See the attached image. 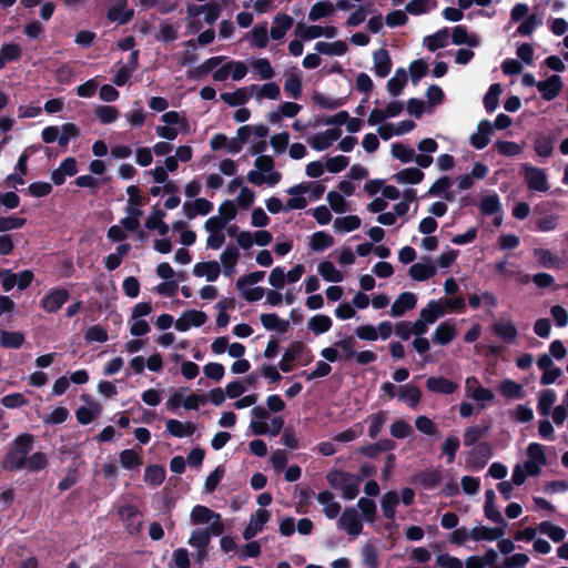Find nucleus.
<instances>
[{"label": "nucleus", "instance_id": "34", "mask_svg": "<svg viewBox=\"0 0 568 568\" xmlns=\"http://www.w3.org/2000/svg\"><path fill=\"white\" fill-rule=\"evenodd\" d=\"M239 257V250L234 245H227L226 248L222 252L220 258L224 268V274L226 276H230L233 273Z\"/></svg>", "mask_w": 568, "mask_h": 568}, {"label": "nucleus", "instance_id": "35", "mask_svg": "<svg viewBox=\"0 0 568 568\" xmlns=\"http://www.w3.org/2000/svg\"><path fill=\"white\" fill-rule=\"evenodd\" d=\"M498 389L508 399H521L525 396L523 385L513 379H504Z\"/></svg>", "mask_w": 568, "mask_h": 568}, {"label": "nucleus", "instance_id": "59", "mask_svg": "<svg viewBox=\"0 0 568 568\" xmlns=\"http://www.w3.org/2000/svg\"><path fill=\"white\" fill-rule=\"evenodd\" d=\"M295 33L301 39L308 41L322 37V27L315 24L305 26L303 23H298L296 26Z\"/></svg>", "mask_w": 568, "mask_h": 568}, {"label": "nucleus", "instance_id": "44", "mask_svg": "<svg viewBox=\"0 0 568 568\" xmlns=\"http://www.w3.org/2000/svg\"><path fill=\"white\" fill-rule=\"evenodd\" d=\"M223 61V57H212L196 67L193 71L187 72L189 78L201 79L212 72Z\"/></svg>", "mask_w": 568, "mask_h": 568}, {"label": "nucleus", "instance_id": "18", "mask_svg": "<svg viewBox=\"0 0 568 568\" xmlns=\"http://www.w3.org/2000/svg\"><path fill=\"white\" fill-rule=\"evenodd\" d=\"M426 387L433 393L450 395L457 390L458 385L446 377L432 376L426 381Z\"/></svg>", "mask_w": 568, "mask_h": 568}, {"label": "nucleus", "instance_id": "33", "mask_svg": "<svg viewBox=\"0 0 568 568\" xmlns=\"http://www.w3.org/2000/svg\"><path fill=\"white\" fill-rule=\"evenodd\" d=\"M445 314V310L438 301L432 300L427 306L420 311V318L427 324H434L438 317Z\"/></svg>", "mask_w": 568, "mask_h": 568}, {"label": "nucleus", "instance_id": "30", "mask_svg": "<svg viewBox=\"0 0 568 568\" xmlns=\"http://www.w3.org/2000/svg\"><path fill=\"white\" fill-rule=\"evenodd\" d=\"M398 397L408 404L409 407L416 408L422 398L420 389L412 384L402 385L398 388Z\"/></svg>", "mask_w": 568, "mask_h": 568}, {"label": "nucleus", "instance_id": "63", "mask_svg": "<svg viewBox=\"0 0 568 568\" xmlns=\"http://www.w3.org/2000/svg\"><path fill=\"white\" fill-rule=\"evenodd\" d=\"M210 540L209 532L202 528L193 530L187 542L196 549H203L209 547Z\"/></svg>", "mask_w": 568, "mask_h": 568}, {"label": "nucleus", "instance_id": "29", "mask_svg": "<svg viewBox=\"0 0 568 568\" xmlns=\"http://www.w3.org/2000/svg\"><path fill=\"white\" fill-rule=\"evenodd\" d=\"M409 276L418 282H424L436 274V267L430 263H415L409 267Z\"/></svg>", "mask_w": 568, "mask_h": 568}, {"label": "nucleus", "instance_id": "57", "mask_svg": "<svg viewBox=\"0 0 568 568\" xmlns=\"http://www.w3.org/2000/svg\"><path fill=\"white\" fill-rule=\"evenodd\" d=\"M361 226V219L357 215H347L337 217L334 221V227L342 232H352Z\"/></svg>", "mask_w": 568, "mask_h": 568}, {"label": "nucleus", "instance_id": "5", "mask_svg": "<svg viewBox=\"0 0 568 568\" xmlns=\"http://www.w3.org/2000/svg\"><path fill=\"white\" fill-rule=\"evenodd\" d=\"M311 351L301 341H294L290 344L287 349L284 352L282 359L278 363V368L284 373L293 371V362L301 358L304 354H310Z\"/></svg>", "mask_w": 568, "mask_h": 568}, {"label": "nucleus", "instance_id": "12", "mask_svg": "<svg viewBox=\"0 0 568 568\" xmlns=\"http://www.w3.org/2000/svg\"><path fill=\"white\" fill-rule=\"evenodd\" d=\"M537 89L544 100L551 101L560 93L562 89L561 78L557 74H552L548 79L539 81Z\"/></svg>", "mask_w": 568, "mask_h": 568}, {"label": "nucleus", "instance_id": "54", "mask_svg": "<svg viewBox=\"0 0 568 568\" xmlns=\"http://www.w3.org/2000/svg\"><path fill=\"white\" fill-rule=\"evenodd\" d=\"M94 115L102 124H110L118 120L120 112L113 105H99L94 109Z\"/></svg>", "mask_w": 568, "mask_h": 568}, {"label": "nucleus", "instance_id": "3", "mask_svg": "<svg viewBox=\"0 0 568 568\" xmlns=\"http://www.w3.org/2000/svg\"><path fill=\"white\" fill-rule=\"evenodd\" d=\"M493 456V447L488 442H481L478 443L474 448L468 453V456L466 458V464L473 469V470H480L483 469L488 460Z\"/></svg>", "mask_w": 568, "mask_h": 568}, {"label": "nucleus", "instance_id": "11", "mask_svg": "<svg viewBox=\"0 0 568 568\" xmlns=\"http://www.w3.org/2000/svg\"><path fill=\"white\" fill-rule=\"evenodd\" d=\"M443 480V473L439 469H426L417 473L413 479V484L422 486L426 490H433Z\"/></svg>", "mask_w": 568, "mask_h": 568}, {"label": "nucleus", "instance_id": "40", "mask_svg": "<svg viewBox=\"0 0 568 568\" xmlns=\"http://www.w3.org/2000/svg\"><path fill=\"white\" fill-rule=\"evenodd\" d=\"M334 244V237L324 232V231H317L313 233L310 242V247L314 252H323L326 248L331 247Z\"/></svg>", "mask_w": 568, "mask_h": 568}, {"label": "nucleus", "instance_id": "9", "mask_svg": "<svg viewBox=\"0 0 568 568\" xmlns=\"http://www.w3.org/2000/svg\"><path fill=\"white\" fill-rule=\"evenodd\" d=\"M271 514L266 509H257L254 514L251 515L250 524L243 531V538L245 540H251L254 538L260 531L263 530L265 524L270 520Z\"/></svg>", "mask_w": 568, "mask_h": 568}, {"label": "nucleus", "instance_id": "56", "mask_svg": "<svg viewBox=\"0 0 568 568\" xmlns=\"http://www.w3.org/2000/svg\"><path fill=\"white\" fill-rule=\"evenodd\" d=\"M120 464L123 468L132 470L142 465V459L134 449H123L120 453Z\"/></svg>", "mask_w": 568, "mask_h": 568}, {"label": "nucleus", "instance_id": "4", "mask_svg": "<svg viewBox=\"0 0 568 568\" xmlns=\"http://www.w3.org/2000/svg\"><path fill=\"white\" fill-rule=\"evenodd\" d=\"M70 298V293L64 287L50 290L40 301V306L47 313H57Z\"/></svg>", "mask_w": 568, "mask_h": 568}, {"label": "nucleus", "instance_id": "14", "mask_svg": "<svg viewBox=\"0 0 568 568\" xmlns=\"http://www.w3.org/2000/svg\"><path fill=\"white\" fill-rule=\"evenodd\" d=\"M417 298L412 292H404L398 295L390 307V315L393 317L403 316L407 311L413 310L416 306Z\"/></svg>", "mask_w": 568, "mask_h": 568}, {"label": "nucleus", "instance_id": "25", "mask_svg": "<svg viewBox=\"0 0 568 568\" xmlns=\"http://www.w3.org/2000/svg\"><path fill=\"white\" fill-rule=\"evenodd\" d=\"M190 518L193 525H203L210 524L213 519H220L221 515L206 506L196 505L193 507Z\"/></svg>", "mask_w": 568, "mask_h": 568}, {"label": "nucleus", "instance_id": "58", "mask_svg": "<svg viewBox=\"0 0 568 568\" xmlns=\"http://www.w3.org/2000/svg\"><path fill=\"white\" fill-rule=\"evenodd\" d=\"M285 92L293 99H300L302 95V79L297 73L291 74L286 78L284 83Z\"/></svg>", "mask_w": 568, "mask_h": 568}, {"label": "nucleus", "instance_id": "6", "mask_svg": "<svg viewBox=\"0 0 568 568\" xmlns=\"http://www.w3.org/2000/svg\"><path fill=\"white\" fill-rule=\"evenodd\" d=\"M312 182H302L300 184L293 185L286 190V193L292 195L291 199L287 200L285 204V210H303L307 205V201L304 196V193H307L311 190Z\"/></svg>", "mask_w": 568, "mask_h": 568}, {"label": "nucleus", "instance_id": "61", "mask_svg": "<svg viewBox=\"0 0 568 568\" xmlns=\"http://www.w3.org/2000/svg\"><path fill=\"white\" fill-rule=\"evenodd\" d=\"M428 72V64L423 59L410 62L409 73L413 84H417Z\"/></svg>", "mask_w": 568, "mask_h": 568}, {"label": "nucleus", "instance_id": "21", "mask_svg": "<svg viewBox=\"0 0 568 568\" xmlns=\"http://www.w3.org/2000/svg\"><path fill=\"white\" fill-rule=\"evenodd\" d=\"M456 326L450 321L440 323L433 336V343L438 345L449 344L456 336Z\"/></svg>", "mask_w": 568, "mask_h": 568}, {"label": "nucleus", "instance_id": "23", "mask_svg": "<svg viewBox=\"0 0 568 568\" xmlns=\"http://www.w3.org/2000/svg\"><path fill=\"white\" fill-rule=\"evenodd\" d=\"M260 321L265 329L276 331L280 334L286 333L290 328V322L280 318L275 313H263Z\"/></svg>", "mask_w": 568, "mask_h": 568}, {"label": "nucleus", "instance_id": "51", "mask_svg": "<svg viewBox=\"0 0 568 568\" xmlns=\"http://www.w3.org/2000/svg\"><path fill=\"white\" fill-rule=\"evenodd\" d=\"M49 460L45 453L36 452L32 455H28L27 464L24 468L30 473H37L48 467Z\"/></svg>", "mask_w": 568, "mask_h": 568}, {"label": "nucleus", "instance_id": "37", "mask_svg": "<svg viewBox=\"0 0 568 568\" xmlns=\"http://www.w3.org/2000/svg\"><path fill=\"white\" fill-rule=\"evenodd\" d=\"M460 447V440L456 435H448L442 444V456L446 457V464H453Z\"/></svg>", "mask_w": 568, "mask_h": 568}, {"label": "nucleus", "instance_id": "55", "mask_svg": "<svg viewBox=\"0 0 568 568\" xmlns=\"http://www.w3.org/2000/svg\"><path fill=\"white\" fill-rule=\"evenodd\" d=\"M556 402V393L552 389H544L540 392L538 397L537 409L542 416H547L550 413L552 405Z\"/></svg>", "mask_w": 568, "mask_h": 568}, {"label": "nucleus", "instance_id": "28", "mask_svg": "<svg viewBox=\"0 0 568 568\" xmlns=\"http://www.w3.org/2000/svg\"><path fill=\"white\" fill-rule=\"evenodd\" d=\"M398 504H399V496L395 490L385 493L382 496V500H381L383 516L386 519L394 520L396 507L398 506Z\"/></svg>", "mask_w": 568, "mask_h": 568}, {"label": "nucleus", "instance_id": "15", "mask_svg": "<svg viewBox=\"0 0 568 568\" xmlns=\"http://www.w3.org/2000/svg\"><path fill=\"white\" fill-rule=\"evenodd\" d=\"M213 210V203L204 197H197L192 202L183 204V212L189 220L194 219L196 215H207Z\"/></svg>", "mask_w": 568, "mask_h": 568}, {"label": "nucleus", "instance_id": "52", "mask_svg": "<svg viewBox=\"0 0 568 568\" xmlns=\"http://www.w3.org/2000/svg\"><path fill=\"white\" fill-rule=\"evenodd\" d=\"M541 534L547 535L554 542H561L566 537V530L550 521H541L538 526Z\"/></svg>", "mask_w": 568, "mask_h": 568}, {"label": "nucleus", "instance_id": "53", "mask_svg": "<svg viewBox=\"0 0 568 568\" xmlns=\"http://www.w3.org/2000/svg\"><path fill=\"white\" fill-rule=\"evenodd\" d=\"M332 327V320L324 314L314 315L308 321V328L315 334L321 335L328 332Z\"/></svg>", "mask_w": 568, "mask_h": 568}, {"label": "nucleus", "instance_id": "39", "mask_svg": "<svg viewBox=\"0 0 568 568\" xmlns=\"http://www.w3.org/2000/svg\"><path fill=\"white\" fill-rule=\"evenodd\" d=\"M312 100L320 108L327 109V110H336V109L345 105L347 102L346 97L333 99V98H327L320 92H315L312 97Z\"/></svg>", "mask_w": 568, "mask_h": 568}, {"label": "nucleus", "instance_id": "45", "mask_svg": "<svg viewBox=\"0 0 568 568\" xmlns=\"http://www.w3.org/2000/svg\"><path fill=\"white\" fill-rule=\"evenodd\" d=\"M220 98L230 106H240L244 105L248 101L250 95L246 88H240L234 92L221 93Z\"/></svg>", "mask_w": 568, "mask_h": 568}, {"label": "nucleus", "instance_id": "32", "mask_svg": "<svg viewBox=\"0 0 568 568\" xmlns=\"http://www.w3.org/2000/svg\"><path fill=\"white\" fill-rule=\"evenodd\" d=\"M407 80H408V77H407L406 70L404 68H398L395 71L394 77H392L387 81V90H388V92L393 97L399 95L403 92L405 85L407 84Z\"/></svg>", "mask_w": 568, "mask_h": 568}, {"label": "nucleus", "instance_id": "62", "mask_svg": "<svg viewBox=\"0 0 568 568\" xmlns=\"http://www.w3.org/2000/svg\"><path fill=\"white\" fill-rule=\"evenodd\" d=\"M357 507L362 511L363 517L368 521L373 523L376 518V504L373 499L361 497L357 501Z\"/></svg>", "mask_w": 568, "mask_h": 568}, {"label": "nucleus", "instance_id": "10", "mask_svg": "<svg viewBox=\"0 0 568 568\" xmlns=\"http://www.w3.org/2000/svg\"><path fill=\"white\" fill-rule=\"evenodd\" d=\"M338 524L348 535L357 536L363 530V524L358 513L354 508H346L339 517Z\"/></svg>", "mask_w": 568, "mask_h": 568}, {"label": "nucleus", "instance_id": "13", "mask_svg": "<svg viewBox=\"0 0 568 568\" xmlns=\"http://www.w3.org/2000/svg\"><path fill=\"white\" fill-rule=\"evenodd\" d=\"M342 135V130L338 128L328 129L325 132L315 134L310 141L311 146L316 151H324L328 149L334 141L338 140Z\"/></svg>", "mask_w": 568, "mask_h": 568}, {"label": "nucleus", "instance_id": "38", "mask_svg": "<svg viewBox=\"0 0 568 568\" xmlns=\"http://www.w3.org/2000/svg\"><path fill=\"white\" fill-rule=\"evenodd\" d=\"M26 341L22 332L1 331L0 345L4 348H20Z\"/></svg>", "mask_w": 568, "mask_h": 568}, {"label": "nucleus", "instance_id": "42", "mask_svg": "<svg viewBox=\"0 0 568 568\" xmlns=\"http://www.w3.org/2000/svg\"><path fill=\"white\" fill-rule=\"evenodd\" d=\"M449 38V32L447 28H443L435 32L432 36L425 38V44L427 49L432 52H435L438 49H442L447 45Z\"/></svg>", "mask_w": 568, "mask_h": 568}, {"label": "nucleus", "instance_id": "50", "mask_svg": "<svg viewBox=\"0 0 568 568\" xmlns=\"http://www.w3.org/2000/svg\"><path fill=\"white\" fill-rule=\"evenodd\" d=\"M479 210L484 215H495L501 213V203L499 196L496 193L485 196L480 201Z\"/></svg>", "mask_w": 568, "mask_h": 568}, {"label": "nucleus", "instance_id": "27", "mask_svg": "<svg viewBox=\"0 0 568 568\" xmlns=\"http://www.w3.org/2000/svg\"><path fill=\"white\" fill-rule=\"evenodd\" d=\"M452 41L456 45L467 44L468 47H477L479 39L475 33H468L465 26H456L452 32Z\"/></svg>", "mask_w": 568, "mask_h": 568}, {"label": "nucleus", "instance_id": "46", "mask_svg": "<svg viewBox=\"0 0 568 568\" xmlns=\"http://www.w3.org/2000/svg\"><path fill=\"white\" fill-rule=\"evenodd\" d=\"M165 468L160 465H149L144 470V481L152 486H160L165 479Z\"/></svg>", "mask_w": 568, "mask_h": 568}, {"label": "nucleus", "instance_id": "2", "mask_svg": "<svg viewBox=\"0 0 568 568\" xmlns=\"http://www.w3.org/2000/svg\"><path fill=\"white\" fill-rule=\"evenodd\" d=\"M521 174L530 191L547 192L549 190L548 176L544 169L524 163Z\"/></svg>", "mask_w": 568, "mask_h": 568}, {"label": "nucleus", "instance_id": "22", "mask_svg": "<svg viewBox=\"0 0 568 568\" xmlns=\"http://www.w3.org/2000/svg\"><path fill=\"white\" fill-rule=\"evenodd\" d=\"M221 273L220 264L216 261L199 262L193 267V274L197 277L205 276L209 282L217 280Z\"/></svg>", "mask_w": 568, "mask_h": 568}, {"label": "nucleus", "instance_id": "48", "mask_svg": "<svg viewBox=\"0 0 568 568\" xmlns=\"http://www.w3.org/2000/svg\"><path fill=\"white\" fill-rule=\"evenodd\" d=\"M317 271L327 282L338 283L343 281L342 272H339L329 261H322L317 266Z\"/></svg>", "mask_w": 568, "mask_h": 568}, {"label": "nucleus", "instance_id": "60", "mask_svg": "<svg viewBox=\"0 0 568 568\" xmlns=\"http://www.w3.org/2000/svg\"><path fill=\"white\" fill-rule=\"evenodd\" d=\"M392 155L403 163H408L414 160L415 151L403 143H394L392 145Z\"/></svg>", "mask_w": 568, "mask_h": 568}, {"label": "nucleus", "instance_id": "31", "mask_svg": "<svg viewBox=\"0 0 568 568\" xmlns=\"http://www.w3.org/2000/svg\"><path fill=\"white\" fill-rule=\"evenodd\" d=\"M347 44L345 41L337 40L335 42L320 41L315 44V50L321 54L326 55H344L347 52Z\"/></svg>", "mask_w": 568, "mask_h": 568}, {"label": "nucleus", "instance_id": "20", "mask_svg": "<svg viewBox=\"0 0 568 568\" xmlns=\"http://www.w3.org/2000/svg\"><path fill=\"white\" fill-rule=\"evenodd\" d=\"M478 132L470 136V144L477 149L483 150L489 143V135L494 131L493 124L488 120H483L478 123Z\"/></svg>", "mask_w": 568, "mask_h": 568}, {"label": "nucleus", "instance_id": "43", "mask_svg": "<svg viewBox=\"0 0 568 568\" xmlns=\"http://www.w3.org/2000/svg\"><path fill=\"white\" fill-rule=\"evenodd\" d=\"M353 478L354 474L341 469H332L326 475V480L333 489H342Z\"/></svg>", "mask_w": 568, "mask_h": 568}, {"label": "nucleus", "instance_id": "19", "mask_svg": "<svg viewBox=\"0 0 568 568\" xmlns=\"http://www.w3.org/2000/svg\"><path fill=\"white\" fill-rule=\"evenodd\" d=\"M294 20L286 13H277L270 30V37L273 40H282L286 32L292 28Z\"/></svg>", "mask_w": 568, "mask_h": 568}, {"label": "nucleus", "instance_id": "41", "mask_svg": "<svg viewBox=\"0 0 568 568\" xmlns=\"http://www.w3.org/2000/svg\"><path fill=\"white\" fill-rule=\"evenodd\" d=\"M555 139L550 135H538L534 143V150L540 158H549L554 152Z\"/></svg>", "mask_w": 568, "mask_h": 568}, {"label": "nucleus", "instance_id": "17", "mask_svg": "<svg viewBox=\"0 0 568 568\" xmlns=\"http://www.w3.org/2000/svg\"><path fill=\"white\" fill-rule=\"evenodd\" d=\"M374 71L379 78H386L392 70V59L388 51L384 48L376 50L373 54Z\"/></svg>", "mask_w": 568, "mask_h": 568}, {"label": "nucleus", "instance_id": "1", "mask_svg": "<svg viewBox=\"0 0 568 568\" xmlns=\"http://www.w3.org/2000/svg\"><path fill=\"white\" fill-rule=\"evenodd\" d=\"M34 435L23 433L18 435L2 460V468L9 471L24 469L27 457L33 449Z\"/></svg>", "mask_w": 568, "mask_h": 568}, {"label": "nucleus", "instance_id": "8", "mask_svg": "<svg viewBox=\"0 0 568 568\" xmlns=\"http://www.w3.org/2000/svg\"><path fill=\"white\" fill-rule=\"evenodd\" d=\"M396 448V443L389 438H383L373 444L361 446L356 449V454L375 459L381 453L392 452Z\"/></svg>", "mask_w": 568, "mask_h": 568}, {"label": "nucleus", "instance_id": "64", "mask_svg": "<svg viewBox=\"0 0 568 568\" xmlns=\"http://www.w3.org/2000/svg\"><path fill=\"white\" fill-rule=\"evenodd\" d=\"M389 432L394 438L404 439L413 433V428L406 420L397 419L390 425Z\"/></svg>", "mask_w": 568, "mask_h": 568}, {"label": "nucleus", "instance_id": "26", "mask_svg": "<svg viewBox=\"0 0 568 568\" xmlns=\"http://www.w3.org/2000/svg\"><path fill=\"white\" fill-rule=\"evenodd\" d=\"M424 172L418 168H406L393 175L398 184H418L424 180Z\"/></svg>", "mask_w": 568, "mask_h": 568}, {"label": "nucleus", "instance_id": "47", "mask_svg": "<svg viewBox=\"0 0 568 568\" xmlns=\"http://www.w3.org/2000/svg\"><path fill=\"white\" fill-rule=\"evenodd\" d=\"M335 11V7L329 1H318L310 10L308 19L318 21L322 18L331 17Z\"/></svg>", "mask_w": 568, "mask_h": 568}, {"label": "nucleus", "instance_id": "7", "mask_svg": "<svg viewBox=\"0 0 568 568\" xmlns=\"http://www.w3.org/2000/svg\"><path fill=\"white\" fill-rule=\"evenodd\" d=\"M207 316L203 311L189 310L185 311L180 318L174 323L175 329L179 332H186L192 326L200 327L205 324Z\"/></svg>", "mask_w": 568, "mask_h": 568}, {"label": "nucleus", "instance_id": "24", "mask_svg": "<svg viewBox=\"0 0 568 568\" xmlns=\"http://www.w3.org/2000/svg\"><path fill=\"white\" fill-rule=\"evenodd\" d=\"M493 332L507 344H513L518 336L517 327L510 321L495 323L493 325Z\"/></svg>", "mask_w": 568, "mask_h": 568}, {"label": "nucleus", "instance_id": "16", "mask_svg": "<svg viewBox=\"0 0 568 568\" xmlns=\"http://www.w3.org/2000/svg\"><path fill=\"white\" fill-rule=\"evenodd\" d=\"M106 17L110 21H118L120 24L129 23L133 17V9H126V0H118L108 10Z\"/></svg>", "mask_w": 568, "mask_h": 568}, {"label": "nucleus", "instance_id": "49", "mask_svg": "<svg viewBox=\"0 0 568 568\" xmlns=\"http://www.w3.org/2000/svg\"><path fill=\"white\" fill-rule=\"evenodd\" d=\"M503 92L500 83H493L484 97V105L488 113L494 112L499 104V95Z\"/></svg>", "mask_w": 568, "mask_h": 568}, {"label": "nucleus", "instance_id": "36", "mask_svg": "<svg viewBox=\"0 0 568 568\" xmlns=\"http://www.w3.org/2000/svg\"><path fill=\"white\" fill-rule=\"evenodd\" d=\"M490 429V424H486L484 426H470L466 428L464 433V445L465 446H476L479 439L487 435Z\"/></svg>", "mask_w": 568, "mask_h": 568}]
</instances>
